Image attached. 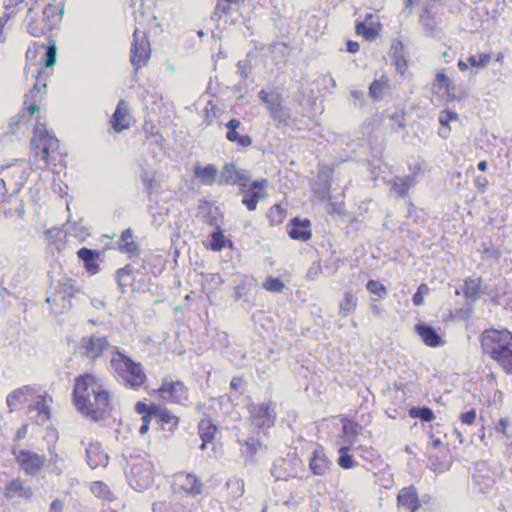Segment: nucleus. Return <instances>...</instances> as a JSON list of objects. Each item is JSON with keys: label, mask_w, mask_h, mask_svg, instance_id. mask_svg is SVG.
Listing matches in <instances>:
<instances>
[{"label": "nucleus", "mask_w": 512, "mask_h": 512, "mask_svg": "<svg viewBox=\"0 0 512 512\" xmlns=\"http://www.w3.org/2000/svg\"><path fill=\"white\" fill-rule=\"evenodd\" d=\"M460 419L464 424L471 425L476 419L475 410H470L460 415Z\"/></svg>", "instance_id": "56"}, {"label": "nucleus", "mask_w": 512, "mask_h": 512, "mask_svg": "<svg viewBox=\"0 0 512 512\" xmlns=\"http://www.w3.org/2000/svg\"><path fill=\"white\" fill-rule=\"evenodd\" d=\"M77 255L81 260L84 261V263H86L88 261H91L92 258H96V256H98V253L87 248H81L77 252Z\"/></svg>", "instance_id": "52"}, {"label": "nucleus", "mask_w": 512, "mask_h": 512, "mask_svg": "<svg viewBox=\"0 0 512 512\" xmlns=\"http://www.w3.org/2000/svg\"><path fill=\"white\" fill-rule=\"evenodd\" d=\"M150 55L151 49L146 35L144 33L140 35V32L135 30L130 53V61L135 71L147 65Z\"/></svg>", "instance_id": "8"}, {"label": "nucleus", "mask_w": 512, "mask_h": 512, "mask_svg": "<svg viewBox=\"0 0 512 512\" xmlns=\"http://www.w3.org/2000/svg\"><path fill=\"white\" fill-rule=\"evenodd\" d=\"M6 402L10 413L26 407L27 413H37V423L44 424L50 419L52 397L48 394H41L40 389L34 386H23L15 389L8 394Z\"/></svg>", "instance_id": "2"}, {"label": "nucleus", "mask_w": 512, "mask_h": 512, "mask_svg": "<svg viewBox=\"0 0 512 512\" xmlns=\"http://www.w3.org/2000/svg\"><path fill=\"white\" fill-rule=\"evenodd\" d=\"M287 232L294 240L308 241L312 236L310 221L308 219L293 218L287 225Z\"/></svg>", "instance_id": "19"}, {"label": "nucleus", "mask_w": 512, "mask_h": 512, "mask_svg": "<svg viewBox=\"0 0 512 512\" xmlns=\"http://www.w3.org/2000/svg\"><path fill=\"white\" fill-rule=\"evenodd\" d=\"M361 427L353 421H346L343 424V433L349 443H353L357 435L360 433Z\"/></svg>", "instance_id": "41"}, {"label": "nucleus", "mask_w": 512, "mask_h": 512, "mask_svg": "<svg viewBox=\"0 0 512 512\" xmlns=\"http://www.w3.org/2000/svg\"><path fill=\"white\" fill-rule=\"evenodd\" d=\"M226 243H227V241H226L223 233L220 230H216L211 234V238L209 241V248L212 251L218 252V251H221L225 247Z\"/></svg>", "instance_id": "42"}, {"label": "nucleus", "mask_w": 512, "mask_h": 512, "mask_svg": "<svg viewBox=\"0 0 512 512\" xmlns=\"http://www.w3.org/2000/svg\"><path fill=\"white\" fill-rule=\"evenodd\" d=\"M419 500L416 490L412 487L403 488L398 493V512H415L419 508Z\"/></svg>", "instance_id": "17"}, {"label": "nucleus", "mask_w": 512, "mask_h": 512, "mask_svg": "<svg viewBox=\"0 0 512 512\" xmlns=\"http://www.w3.org/2000/svg\"><path fill=\"white\" fill-rule=\"evenodd\" d=\"M157 407L156 405H150V406H147L146 404H144L143 402H138L136 403L135 405V410L142 414V413H145L147 412V414L151 415V414H155L156 411H157Z\"/></svg>", "instance_id": "53"}, {"label": "nucleus", "mask_w": 512, "mask_h": 512, "mask_svg": "<svg viewBox=\"0 0 512 512\" xmlns=\"http://www.w3.org/2000/svg\"><path fill=\"white\" fill-rule=\"evenodd\" d=\"M58 149V139L46 129L45 125L38 123L31 141L32 154L35 157L40 155L46 167L52 168V166H56L54 161L59 155Z\"/></svg>", "instance_id": "5"}, {"label": "nucleus", "mask_w": 512, "mask_h": 512, "mask_svg": "<svg viewBox=\"0 0 512 512\" xmlns=\"http://www.w3.org/2000/svg\"><path fill=\"white\" fill-rule=\"evenodd\" d=\"M429 293V287L426 284H421L418 287L417 292L413 296V303L416 306H420L424 302V295Z\"/></svg>", "instance_id": "50"}, {"label": "nucleus", "mask_w": 512, "mask_h": 512, "mask_svg": "<svg viewBox=\"0 0 512 512\" xmlns=\"http://www.w3.org/2000/svg\"><path fill=\"white\" fill-rule=\"evenodd\" d=\"M434 89H438V90L445 89L446 94L449 97L454 98V93H453L454 88H453L452 81L449 79V77L443 71H438L436 73Z\"/></svg>", "instance_id": "33"}, {"label": "nucleus", "mask_w": 512, "mask_h": 512, "mask_svg": "<svg viewBox=\"0 0 512 512\" xmlns=\"http://www.w3.org/2000/svg\"><path fill=\"white\" fill-rule=\"evenodd\" d=\"M249 180V173L244 169L238 168L237 165L232 162L223 165L218 182L221 185H240L242 182Z\"/></svg>", "instance_id": "13"}, {"label": "nucleus", "mask_w": 512, "mask_h": 512, "mask_svg": "<svg viewBox=\"0 0 512 512\" xmlns=\"http://www.w3.org/2000/svg\"><path fill=\"white\" fill-rule=\"evenodd\" d=\"M82 348L87 357L95 359L99 357L108 347V341L104 336L91 335L83 337L81 340Z\"/></svg>", "instance_id": "15"}, {"label": "nucleus", "mask_w": 512, "mask_h": 512, "mask_svg": "<svg viewBox=\"0 0 512 512\" xmlns=\"http://www.w3.org/2000/svg\"><path fill=\"white\" fill-rule=\"evenodd\" d=\"M156 393L160 398L171 403L185 405L188 400V389L181 381L165 380Z\"/></svg>", "instance_id": "9"}, {"label": "nucleus", "mask_w": 512, "mask_h": 512, "mask_svg": "<svg viewBox=\"0 0 512 512\" xmlns=\"http://www.w3.org/2000/svg\"><path fill=\"white\" fill-rule=\"evenodd\" d=\"M321 273V265L318 262L312 263L310 266L308 272H307V278L314 280L316 279L319 274Z\"/></svg>", "instance_id": "54"}, {"label": "nucleus", "mask_w": 512, "mask_h": 512, "mask_svg": "<svg viewBox=\"0 0 512 512\" xmlns=\"http://www.w3.org/2000/svg\"><path fill=\"white\" fill-rule=\"evenodd\" d=\"M387 88L388 84L386 79H376L370 84L369 95L371 98L379 100L382 98L383 93Z\"/></svg>", "instance_id": "36"}, {"label": "nucleus", "mask_w": 512, "mask_h": 512, "mask_svg": "<svg viewBox=\"0 0 512 512\" xmlns=\"http://www.w3.org/2000/svg\"><path fill=\"white\" fill-rule=\"evenodd\" d=\"M64 12L63 7L57 8L53 5H48L43 12V19L50 20L51 18H57L58 20L61 18Z\"/></svg>", "instance_id": "48"}, {"label": "nucleus", "mask_w": 512, "mask_h": 512, "mask_svg": "<svg viewBox=\"0 0 512 512\" xmlns=\"http://www.w3.org/2000/svg\"><path fill=\"white\" fill-rule=\"evenodd\" d=\"M199 435L203 441V443L200 446L201 450H204L206 448V444L210 442L217 431V428L215 424L212 423L210 419H202L199 422Z\"/></svg>", "instance_id": "28"}, {"label": "nucleus", "mask_w": 512, "mask_h": 512, "mask_svg": "<svg viewBox=\"0 0 512 512\" xmlns=\"http://www.w3.org/2000/svg\"><path fill=\"white\" fill-rule=\"evenodd\" d=\"M56 46L53 43L50 45L46 50V59H45V66L46 67H52L56 63Z\"/></svg>", "instance_id": "51"}, {"label": "nucleus", "mask_w": 512, "mask_h": 512, "mask_svg": "<svg viewBox=\"0 0 512 512\" xmlns=\"http://www.w3.org/2000/svg\"><path fill=\"white\" fill-rule=\"evenodd\" d=\"M48 451L50 456L48 467L51 469V472L60 475L63 472L64 457L55 451V446H50Z\"/></svg>", "instance_id": "32"}, {"label": "nucleus", "mask_w": 512, "mask_h": 512, "mask_svg": "<svg viewBox=\"0 0 512 512\" xmlns=\"http://www.w3.org/2000/svg\"><path fill=\"white\" fill-rule=\"evenodd\" d=\"M267 217L272 225H279L285 219L286 211L280 205H274L269 209Z\"/></svg>", "instance_id": "39"}, {"label": "nucleus", "mask_w": 512, "mask_h": 512, "mask_svg": "<svg viewBox=\"0 0 512 512\" xmlns=\"http://www.w3.org/2000/svg\"><path fill=\"white\" fill-rule=\"evenodd\" d=\"M226 487L233 499L240 498L244 493V482L241 479H229L226 483Z\"/></svg>", "instance_id": "38"}, {"label": "nucleus", "mask_w": 512, "mask_h": 512, "mask_svg": "<svg viewBox=\"0 0 512 512\" xmlns=\"http://www.w3.org/2000/svg\"><path fill=\"white\" fill-rule=\"evenodd\" d=\"M174 485L190 496L202 493L203 482L193 473L180 472L174 476Z\"/></svg>", "instance_id": "12"}, {"label": "nucleus", "mask_w": 512, "mask_h": 512, "mask_svg": "<svg viewBox=\"0 0 512 512\" xmlns=\"http://www.w3.org/2000/svg\"><path fill=\"white\" fill-rule=\"evenodd\" d=\"M349 447L342 446L339 448L338 452L340 454L338 459V464L340 467L344 469H351L356 466V462L352 455L348 454Z\"/></svg>", "instance_id": "40"}, {"label": "nucleus", "mask_w": 512, "mask_h": 512, "mask_svg": "<svg viewBox=\"0 0 512 512\" xmlns=\"http://www.w3.org/2000/svg\"><path fill=\"white\" fill-rule=\"evenodd\" d=\"M82 444L86 446V462L90 468L96 469L98 467H106L108 465L109 457L102 449L99 442L91 440L88 443H85V441L82 440Z\"/></svg>", "instance_id": "14"}, {"label": "nucleus", "mask_w": 512, "mask_h": 512, "mask_svg": "<svg viewBox=\"0 0 512 512\" xmlns=\"http://www.w3.org/2000/svg\"><path fill=\"white\" fill-rule=\"evenodd\" d=\"M226 127L228 129L226 138L231 142H236L238 146L240 147H248L252 144V139L248 135H240L237 132V129L241 127V122L234 118L231 119L227 124Z\"/></svg>", "instance_id": "23"}, {"label": "nucleus", "mask_w": 512, "mask_h": 512, "mask_svg": "<svg viewBox=\"0 0 512 512\" xmlns=\"http://www.w3.org/2000/svg\"><path fill=\"white\" fill-rule=\"evenodd\" d=\"M72 403L83 417L97 422L112 411V396L103 380L94 373L86 372L76 378Z\"/></svg>", "instance_id": "1"}, {"label": "nucleus", "mask_w": 512, "mask_h": 512, "mask_svg": "<svg viewBox=\"0 0 512 512\" xmlns=\"http://www.w3.org/2000/svg\"><path fill=\"white\" fill-rule=\"evenodd\" d=\"M4 494L7 499H12L14 497L30 499L33 497L32 489L20 478L12 480L7 485Z\"/></svg>", "instance_id": "22"}, {"label": "nucleus", "mask_w": 512, "mask_h": 512, "mask_svg": "<svg viewBox=\"0 0 512 512\" xmlns=\"http://www.w3.org/2000/svg\"><path fill=\"white\" fill-rule=\"evenodd\" d=\"M389 55L396 71L401 75L404 74L408 69V62L404 55V45L400 40L395 39L392 41Z\"/></svg>", "instance_id": "21"}, {"label": "nucleus", "mask_w": 512, "mask_h": 512, "mask_svg": "<svg viewBox=\"0 0 512 512\" xmlns=\"http://www.w3.org/2000/svg\"><path fill=\"white\" fill-rule=\"evenodd\" d=\"M118 248L123 253L136 254L138 251V245L132 239V230L126 229L122 232L120 240L118 242Z\"/></svg>", "instance_id": "29"}, {"label": "nucleus", "mask_w": 512, "mask_h": 512, "mask_svg": "<svg viewBox=\"0 0 512 512\" xmlns=\"http://www.w3.org/2000/svg\"><path fill=\"white\" fill-rule=\"evenodd\" d=\"M46 93V84L42 83L38 77L33 88L26 94L25 104L28 105L27 109L30 114H34L39 110L38 102Z\"/></svg>", "instance_id": "20"}, {"label": "nucleus", "mask_w": 512, "mask_h": 512, "mask_svg": "<svg viewBox=\"0 0 512 512\" xmlns=\"http://www.w3.org/2000/svg\"><path fill=\"white\" fill-rule=\"evenodd\" d=\"M230 11V3H221V0H219V3L217 4L215 8V14L218 12H221L223 14H228Z\"/></svg>", "instance_id": "60"}, {"label": "nucleus", "mask_w": 512, "mask_h": 512, "mask_svg": "<svg viewBox=\"0 0 512 512\" xmlns=\"http://www.w3.org/2000/svg\"><path fill=\"white\" fill-rule=\"evenodd\" d=\"M264 288L267 291L279 293L283 290L284 284L278 278L268 277L264 283Z\"/></svg>", "instance_id": "47"}, {"label": "nucleus", "mask_w": 512, "mask_h": 512, "mask_svg": "<svg viewBox=\"0 0 512 512\" xmlns=\"http://www.w3.org/2000/svg\"><path fill=\"white\" fill-rule=\"evenodd\" d=\"M369 310L375 316L382 315V307H381L380 303L374 298L370 299Z\"/></svg>", "instance_id": "57"}, {"label": "nucleus", "mask_w": 512, "mask_h": 512, "mask_svg": "<svg viewBox=\"0 0 512 512\" xmlns=\"http://www.w3.org/2000/svg\"><path fill=\"white\" fill-rule=\"evenodd\" d=\"M194 174H195V177L203 185L211 186L214 184V182L216 180V176L218 174V169L213 164H208L206 166H201L200 164H196L194 166Z\"/></svg>", "instance_id": "24"}, {"label": "nucleus", "mask_w": 512, "mask_h": 512, "mask_svg": "<svg viewBox=\"0 0 512 512\" xmlns=\"http://www.w3.org/2000/svg\"><path fill=\"white\" fill-rule=\"evenodd\" d=\"M261 101L266 105L270 116L277 122L281 123L288 119L289 114L286 107L283 105L281 96L275 92H267L261 90L258 94Z\"/></svg>", "instance_id": "11"}, {"label": "nucleus", "mask_w": 512, "mask_h": 512, "mask_svg": "<svg viewBox=\"0 0 512 512\" xmlns=\"http://www.w3.org/2000/svg\"><path fill=\"white\" fill-rule=\"evenodd\" d=\"M414 330L426 346L440 347L445 344L443 335L428 324H416Z\"/></svg>", "instance_id": "16"}, {"label": "nucleus", "mask_w": 512, "mask_h": 512, "mask_svg": "<svg viewBox=\"0 0 512 512\" xmlns=\"http://www.w3.org/2000/svg\"><path fill=\"white\" fill-rule=\"evenodd\" d=\"M85 267L91 274H96L99 271V265L95 262V258H92L91 261L86 262Z\"/></svg>", "instance_id": "59"}, {"label": "nucleus", "mask_w": 512, "mask_h": 512, "mask_svg": "<svg viewBox=\"0 0 512 512\" xmlns=\"http://www.w3.org/2000/svg\"><path fill=\"white\" fill-rule=\"evenodd\" d=\"M116 278L120 289L122 290V292H124L125 288L130 284L132 279L130 266L127 265L119 269L116 273Z\"/></svg>", "instance_id": "44"}, {"label": "nucleus", "mask_w": 512, "mask_h": 512, "mask_svg": "<svg viewBox=\"0 0 512 512\" xmlns=\"http://www.w3.org/2000/svg\"><path fill=\"white\" fill-rule=\"evenodd\" d=\"M475 184H476V186H477L480 190H482V191H483V190L485 189V187L487 186L488 181H487L486 177H484V176H478V177H476V179H475Z\"/></svg>", "instance_id": "63"}, {"label": "nucleus", "mask_w": 512, "mask_h": 512, "mask_svg": "<svg viewBox=\"0 0 512 512\" xmlns=\"http://www.w3.org/2000/svg\"><path fill=\"white\" fill-rule=\"evenodd\" d=\"M481 346L504 370L512 369V333L507 329L490 328L481 336Z\"/></svg>", "instance_id": "3"}, {"label": "nucleus", "mask_w": 512, "mask_h": 512, "mask_svg": "<svg viewBox=\"0 0 512 512\" xmlns=\"http://www.w3.org/2000/svg\"><path fill=\"white\" fill-rule=\"evenodd\" d=\"M392 193L399 197H405L411 187L415 185L414 178L411 176L395 177L388 182Z\"/></svg>", "instance_id": "25"}, {"label": "nucleus", "mask_w": 512, "mask_h": 512, "mask_svg": "<svg viewBox=\"0 0 512 512\" xmlns=\"http://www.w3.org/2000/svg\"><path fill=\"white\" fill-rule=\"evenodd\" d=\"M242 203L246 205L249 211H254L257 207L258 200L248 193V195L244 196L242 199Z\"/></svg>", "instance_id": "55"}, {"label": "nucleus", "mask_w": 512, "mask_h": 512, "mask_svg": "<svg viewBox=\"0 0 512 512\" xmlns=\"http://www.w3.org/2000/svg\"><path fill=\"white\" fill-rule=\"evenodd\" d=\"M155 415L158 422L161 424L162 429H167L169 435L174 432L179 424V418L167 409H157Z\"/></svg>", "instance_id": "26"}, {"label": "nucleus", "mask_w": 512, "mask_h": 512, "mask_svg": "<svg viewBox=\"0 0 512 512\" xmlns=\"http://www.w3.org/2000/svg\"><path fill=\"white\" fill-rule=\"evenodd\" d=\"M111 353L110 366L114 375L129 388L138 389L141 387L146 381V374L142 365L117 348H114Z\"/></svg>", "instance_id": "4"}, {"label": "nucleus", "mask_w": 512, "mask_h": 512, "mask_svg": "<svg viewBox=\"0 0 512 512\" xmlns=\"http://www.w3.org/2000/svg\"><path fill=\"white\" fill-rule=\"evenodd\" d=\"M130 485L135 490H143L152 483V463L147 459H138L128 474Z\"/></svg>", "instance_id": "7"}, {"label": "nucleus", "mask_w": 512, "mask_h": 512, "mask_svg": "<svg viewBox=\"0 0 512 512\" xmlns=\"http://www.w3.org/2000/svg\"><path fill=\"white\" fill-rule=\"evenodd\" d=\"M464 294L466 298H475L479 294V280L469 279L465 281Z\"/></svg>", "instance_id": "46"}, {"label": "nucleus", "mask_w": 512, "mask_h": 512, "mask_svg": "<svg viewBox=\"0 0 512 512\" xmlns=\"http://www.w3.org/2000/svg\"><path fill=\"white\" fill-rule=\"evenodd\" d=\"M251 422L257 427H272L276 421L274 407L270 403L248 405Z\"/></svg>", "instance_id": "10"}, {"label": "nucleus", "mask_w": 512, "mask_h": 512, "mask_svg": "<svg viewBox=\"0 0 512 512\" xmlns=\"http://www.w3.org/2000/svg\"><path fill=\"white\" fill-rule=\"evenodd\" d=\"M91 491L96 497L103 498L108 501L115 499L113 492L104 482L96 481L92 483Z\"/></svg>", "instance_id": "34"}, {"label": "nucleus", "mask_w": 512, "mask_h": 512, "mask_svg": "<svg viewBox=\"0 0 512 512\" xmlns=\"http://www.w3.org/2000/svg\"><path fill=\"white\" fill-rule=\"evenodd\" d=\"M329 464V460L322 452L314 451L309 466L313 474L322 476L329 470Z\"/></svg>", "instance_id": "27"}, {"label": "nucleus", "mask_w": 512, "mask_h": 512, "mask_svg": "<svg viewBox=\"0 0 512 512\" xmlns=\"http://www.w3.org/2000/svg\"><path fill=\"white\" fill-rule=\"evenodd\" d=\"M267 185H268V181L266 179L254 181L251 184L248 193L250 195H252L256 200H258V201L262 200V199L266 198V196H267V193L265 190Z\"/></svg>", "instance_id": "35"}, {"label": "nucleus", "mask_w": 512, "mask_h": 512, "mask_svg": "<svg viewBox=\"0 0 512 512\" xmlns=\"http://www.w3.org/2000/svg\"><path fill=\"white\" fill-rule=\"evenodd\" d=\"M12 453L15 456V461L19 469L26 475H37L46 464L44 455H40L28 449H13Z\"/></svg>", "instance_id": "6"}, {"label": "nucleus", "mask_w": 512, "mask_h": 512, "mask_svg": "<svg viewBox=\"0 0 512 512\" xmlns=\"http://www.w3.org/2000/svg\"><path fill=\"white\" fill-rule=\"evenodd\" d=\"M111 124L115 132L120 133L128 129L131 124V116L129 114L128 104L124 100H120L116 110L112 116Z\"/></svg>", "instance_id": "18"}, {"label": "nucleus", "mask_w": 512, "mask_h": 512, "mask_svg": "<svg viewBox=\"0 0 512 512\" xmlns=\"http://www.w3.org/2000/svg\"><path fill=\"white\" fill-rule=\"evenodd\" d=\"M366 289L371 294L377 295L380 298H385L387 296V289L377 280H369L366 284Z\"/></svg>", "instance_id": "45"}, {"label": "nucleus", "mask_w": 512, "mask_h": 512, "mask_svg": "<svg viewBox=\"0 0 512 512\" xmlns=\"http://www.w3.org/2000/svg\"><path fill=\"white\" fill-rule=\"evenodd\" d=\"M141 420H142V424L139 428V434L144 435L149 430L151 415H149V414L143 415Z\"/></svg>", "instance_id": "58"}, {"label": "nucleus", "mask_w": 512, "mask_h": 512, "mask_svg": "<svg viewBox=\"0 0 512 512\" xmlns=\"http://www.w3.org/2000/svg\"><path fill=\"white\" fill-rule=\"evenodd\" d=\"M458 120V114L451 110H443L439 115V123L441 126H449V123L452 121Z\"/></svg>", "instance_id": "49"}, {"label": "nucleus", "mask_w": 512, "mask_h": 512, "mask_svg": "<svg viewBox=\"0 0 512 512\" xmlns=\"http://www.w3.org/2000/svg\"><path fill=\"white\" fill-rule=\"evenodd\" d=\"M412 418H418L422 421L431 422L435 419L433 411L428 407H413L409 410Z\"/></svg>", "instance_id": "37"}, {"label": "nucleus", "mask_w": 512, "mask_h": 512, "mask_svg": "<svg viewBox=\"0 0 512 512\" xmlns=\"http://www.w3.org/2000/svg\"><path fill=\"white\" fill-rule=\"evenodd\" d=\"M357 302L358 299L352 292H345L339 304L340 314L343 316H348L354 313L357 307Z\"/></svg>", "instance_id": "31"}, {"label": "nucleus", "mask_w": 512, "mask_h": 512, "mask_svg": "<svg viewBox=\"0 0 512 512\" xmlns=\"http://www.w3.org/2000/svg\"><path fill=\"white\" fill-rule=\"evenodd\" d=\"M491 58V53H482L480 54L478 59L474 55H470L467 57V63L470 64V66L472 67L478 69H485L489 64Z\"/></svg>", "instance_id": "43"}, {"label": "nucleus", "mask_w": 512, "mask_h": 512, "mask_svg": "<svg viewBox=\"0 0 512 512\" xmlns=\"http://www.w3.org/2000/svg\"><path fill=\"white\" fill-rule=\"evenodd\" d=\"M381 31V25L379 23L365 24L358 22L356 24V33L363 36L366 40H374L377 38Z\"/></svg>", "instance_id": "30"}, {"label": "nucleus", "mask_w": 512, "mask_h": 512, "mask_svg": "<svg viewBox=\"0 0 512 512\" xmlns=\"http://www.w3.org/2000/svg\"><path fill=\"white\" fill-rule=\"evenodd\" d=\"M63 510V503L60 500H54L51 505L49 512H62Z\"/></svg>", "instance_id": "62"}, {"label": "nucleus", "mask_w": 512, "mask_h": 512, "mask_svg": "<svg viewBox=\"0 0 512 512\" xmlns=\"http://www.w3.org/2000/svg\"><path fill=\"white\" fill-rule=\"evenodd\" d=\"M12 171L13 172H19L21 175H20V181H16L17 184H22L24 181H26V176H25V171L20 168L18 162L16 164H14L12 167H11Z\"/></svg>", "instance_id": "61"}, {"label": "nucleus", "mask_w": 512, "mask_h": 512, "mask_svg": "<svg viewBox=\"0 0 512 512\" xmlns=\"http://www.w3.org/2000/svg\"><path fill=\"white\" fill-rule=\"evenodd\" d=\"M62 234H63V233H62L60 230H58V229H50V230H48V231H47V233H46V235H47V237H48L49 239L54 238V237H55V238H59V239H60V238H61V236H62Z\"/></svg>", "instance_id": "64"}]
</instances>
